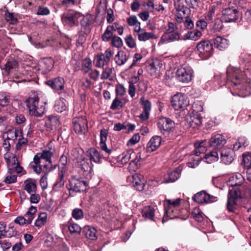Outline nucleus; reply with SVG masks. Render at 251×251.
I'll return each mask as SVG.
<instances>
[{"label":"nucleus","mask_w":251,"mask_h":251,"mask_svg":"<svg viewBox=\"0 0 251 251\" xmlns=\"http://www.w3.org/2000/svg\"><path fill=\"white\" fill-rule=\"evenodd\" d=\"M187 122L190 127L193 128H197L201 126L202 124V117L197 112L190 115L187 118Z\"/></svg>","instance_id":"16"},{"label":"nucleus","mask_w":251,"mask_h":251,"mask_svg":"<svg viewBox=\"0 0 251 251\" xmlns=\"http://www.w3.org/2000/svg\"><path fill=\"white\" fill-rule=\"evenodd\" d=\"M102 72L100 75V79L102 80L109 79L112 80L113 78V75L114 69L113 68L109 66L106 67L102 68Z\"/></svg>","instance_id":"29"},{"label":"nucleus","mask_w":251,"mask_h":251,"mask_svg":"<svg viewBox=\"0 0 251 251\" xmlns=\"http://www.w3.org/2000/svg\"><path fill=\"white\" fill-rule=\"evenodd\" d=\"M17 66V62L13 59H10L5 64V69L7 71H10L13 69H16Z\"/></svg>","instance_id":"47"},{"label":"nucleus","mask_w":251,"mask_h":251,"mask_svg":"<svg viewBox=\"0 0 251 251\" xmlns=\"http://www.w3.org/2000/svg\"><path fill=\"white\" fill-rule=\"evenodd\" d=\"M139 80V76H135L131 78V83L129 86L128 93L131 97H133L135 94V89L136 85L135 84L137 83Z\"/></svg>","instance_id":"43"},{"label":"nucleus","mask_w":251,"mask_h":251,"mask_svg":"<svg viewBox=\"0 0 251 251\" xmlns=\"http://www.w3.org/2000/svg\"><path fill=\"white\" fill-rule=\"evenodd\" d=\"M242 164L248 170V168L251 167V153L248 154L243 155V160Z\"/></svg>","instance_id":"48"},{"label":"nucleus","mask_w":251,"mask_h":251,"mask_svg":"<svg viewBox=\"0 0 251 251\" xmlns=\"http://www.w3.org/2000/svg\"><path fill=\"white\" fill-rule=\"evenodd\" d=\"M84 151L83 150L80 148L74 149L71 151V155L74 157V159L76 160L77 161L82 159L84 156L83 153Z\"/></svg>","instance_id":"45"},{"label":"nucleus","mask_w":251,"mask_h":251,"mask_svg":"<svg viewBox=\"0 0 251 251\" xmlns=\"http://www.w3.org/2000/svg\"><path fill=\"white\" fill-rule=\"evenodd\" d=\"M161 142H148L146 150L147 152H152L155 151L161 145Z\"/></svg>","instance_id":"49"},{"label":"nucleus","mask_w":251,"mask_h":251,"mask_svg":"<svg viewBox=\"0 0 251 251\" xmlns=\"http://www.w3.org/2000/svg\"><path fill=\"white\" fill-rule=\"evenodd\" d=\"M204 143V142L195 143V153L197 156H199L200 154L204 153L206 151L207 148Z\"/></svg>","instance_id":"42"},{"label":"nucleus","mask_w":251,"mask_h":251,"mask_svg":"<svg viewBox=\"0 0 251 251\" xmlns=\"http://www.w3.org/2000/svg\"><path fill=\"white\" fill-rule=\"evenodd\" d=\"M141 60V55L138 53H136L134 54L133 60L132 64H131L130 68H132L134 66L139 65V63H138Z\"/></svg>","instance_id":"63"},{"label":"nucleus","mask_w":251,"mask_h":251,"mask_svg":"<svg viewBox=\"0 0 251 251\" xmlns=\"http://www.w3.org/2000/svg\"><path fill=\"white\" fill-rule=\"evenodd\" d=\"M37 212V208L34 206H31L26 212L25 216L27 218V224H30L34 218V215Z\"/></svg>","instance_id":"40"},{"label":"nucleus","mask_w":251,"mask_h":251,"mask_svg":"<svg viewBox=\"0 0 251 251\" xmlns=\"http://www.w3.org/2000/svg\"><path fill=\"white\" fill-rule=\"evenodd\" d=\"M81 16V14L78 12L69 11L66 14H63L61 19L64 24L73 26Z\"/></svg>","instance_id":"11"},{"label":"nucleus","mask_w":251,"mask_h":251,"mask_svg":"<svg viewBox=\"0 0 251 251\" xmlns=\"http://www.w3.org/2000/svg\"><path fill=\"white\" fill-rule=\"evenodd\" d=\"M141 175L138 173H136L132 176L129 177L128 179L129 181H131L132 184V187L136 190L140 191V188L141 187Z\"/></svg>","instance_id":"27"},{"label":"nucleus","mask_w":251,"mask_h":251,"mask_svg":"<svg viewBox=\"0 0 251 251\" xmlns=\"http://www.w3.org/2000/svg\"><path fill=\"white\" fill-rule=\"evenodd\" d=\"M199 56L203 60L208 59L213 53L212 44L209 40H202L196 46Z\"/></svg>","instance_id":"3"},{"label":"nucleus","mask_w":251,"mask_h":251,"mask_svg":"<svg viewBox=\"0 0 251 251\" xmlns=\"http://www.w3.org/2000/svg\"><path fill=\"white\" fill-rule=\"evenodd\" d=\"M68 228L71 234L79 235L81 231L80 226L74 223H69Z\"/></svg>","instance_id":"38"},{"label":"nucleus","mask_w":251,"mask_h":251,"mask_svg":"<svg viewBox=\"0 0 251 251\" xmlns=\"http://www.w3.org/2000/svg\"><path fill=\"white\" fill-rule=\"evenodd\" d=\"M193 199L195 202L200 204L213 202L217 201L216 197L206 193L205 191L196 193L193 197Z\"/></svg>","instance_id":"8"},{"label":"nucleus","mask_w":251,"mask_h":251,"mask_svg":"<svg viewBox=\"0 0 251 251\" xmlns=\"http://www.w3.org/2000/svg\"><path fill=\"white\" fill-rule=\"evenodd\" d=\"M92 61L89 58H85L82 62V70L85 74L88 73L92 68Z\"/></svg>","instance_id":"44"},{"label":"nucleus","mask_w":251,"mask_h":251,"mask_svg":"<svg viewBox=\"0 0 251 251\" xmlns=\"http://www.w3.org/2000/svg\"><path fill=\"white\" fill-rule=\"evenodd\" d=\"M174 122L171 119L166 117H161L157 122L158 128L165 136L169 135L174 127Z\"/></svg>","instance_id":"5"},{"label":"nucleus","mask_w":251,"mask_h":251,"mask_svg":"<svg viewBox=\"0 0 251 251\" xmlns=\"http://www.w3.org/2000/svg\"><path fill=\"white\" fill-rule=\"evenodd\" d=\"M234 156L235 153L233 150L224 149L221 151V161L226 165L231 164L234 159Z\"/></svg>","instance_id":"15"},{"label":"nucleus","mask_w":251,"mask_h":251,"mask_svg":"<svg viewBox=\"0 0 251 251\" xmlns=\"http://www.w3.org/2000/svg\"><path fill=\"white\" fill-rule=\"evenodd\" d=\"M142 5L144 7L146 10L150 12H153L154 9V5L153 0H147V2L142 3Z\"/></svg>","instance_id":"51"},{"label":"nucleus","mask_w":251,"mask_h":251,"mask_svg":"<svg viewBox=\"0 0 251 251\" xmlns=\"http://www.w3.org/2000/svg\"><path fill=\"white\" fill-rule=\"evenodd\" d=\"M168 26L164 34H168L169 33L175 32V30L176 29V26L172 22H169Z\"/></svg>","instance_id":"62"},{"label":"nucleus","mask_w":251,"mask_h":251,"mask_svg":"<svg viewBox=\"0 0 251 251\" xmlns=\"http://www.w3.org/2000/svg\"><path fill=\"white\" fill-rule=\"evenodd\" d=\"M202 36L201 31L198 30L189 31L184 35L185 39L197 41L201 38Z\"/></svg>","instance_id":"32"},{"label":"nucleus","mask_w":251,"mask_h":251,"mask_svg":"<svg viewBox=\"0 0 251 251\" xmlns=\"http://www.w3.org/2000/svg\"><path fill=\"white\" fill-rule=\"evenodd\" d=\"M78 167L84 172H90L92 169L91 166L88 160H85V157L77 161Z\"/></svg>","instance_id":"34"},{"label":"nucleus","mask_w":251,"mask_h":251,"mask_svg":"<svg viewBox=\"0 0 251 251\" xmlns=\"http://www.w3.org/2000/svg\"><path fill=\"white\" fill-rule=\"evenodd\" d=\"M151 103L148 100L142 98V123L147 121L150 118Z\"/></svg>","instance_id":"18"},{"label":"nucleus","mask_w":251,"mask_h":251,"mask_svg":"<svg viewBox=\"0 0 251 251\" xmlns=\"http://www.w3.org/2000/svg\"><path fill=\"white\" fill-rule=\"evenodd\" d=\"M157 209L156 206L148 205L145 206L142 209V216L146 219L154 221V217Z\"/></svg>","instance_id":"19"},{"label":"nucleus","mask_w":251,"mask_h":251,"mask_svg":"<svg viewBox=\"0 0 251 251\" xmlns=\"http://www.w3.org/2000/svg\"><path fill=\"white\" fill-rule=\"evenodd\" d=\"M171 103L175 110H184L189 105V100L185 95L177 93L172 97Z\"/></svg>","instance_id":"4"},{"label":"nucleus","mask_w":251,"mask_h":251,"mask_svg":"<svg viewBox=\"0 0 251 251\" xmlns=\"http://www.w3.org/2000/svg\"><path fill=\"white\" fill-rule=\"evenodd\" d=\"M29 109L30 115L36 117H41L45 111V106L42 103H39V98L37 96L29 97L25 101Z\"/></svg>","instance_id":"2"},{"label":"nucleus","mask_w":251,"mask_h":251,"mask_svg":"<svg viewBox=\"0 0 251 251\" xmlns=\"http://www.w3.org/2000/svg\"><path fill=\"white\" fill-rule=\"evenodd\" d=\"M72 216L76 220H79L83 217V211L79 208H75L72 211Z\"/></svg>","instance_id":"50"},{"label":"nucleus","mask_w":251,"mask_h":251,"mask_svg":"<svg viewBox=\"0 0 251 251\" xmlns=\"http://www.w3.org/2000/svg\"><path fill=\"white\" fill-rule=\"evenodd\" d=\"M48 214L46 212L40 213L37 219L35 222V226L37 227H40L45 225L47 222Z\"/></svg>","instance_id":"36"},{"label":"nucleus","mask_w":251,"mask_h":251,"mask_svg":"<svg viewBox=\"0 0 251 251\" xmlns=\"http://www.w3.org/2000/svg\"><path fill=\"white\" fill-rule=\"evenodd\" d=\"M74 129L76 133H84L87 127V122L85 117L75 118L73 120Z\"/></svg>","instance_id":"12"},{"label":"nucleus","mask_w":251,"mask_h":251,"mask_svg":"<svg viewBox=\"0 0 251 251\" xmlns=\"http://www.w3.org/2000/svg\"><path fill=\"white\" fill-rule=\"evenodd\" d=\"M90 156V160L96 163H100L101 161V156L97 150L95 148H90L88 151Z\"/></svg>","instance_id":"28"},{"label":"nucleus","mask_w":251,"mask_h":251,"mask_svg":"<svg viewBox=\"0 0 251 251\" xmlns=\"http://www.w3.org/2000/svg\"><path fill=\"white\" fill-rule=\"evenodd\" d=\"M53 61L51 59H45L40 63V67L44 73L50 71L53 67Z\"/></svg>","instance_id":"33"},{"label":"nucleus","mask_w":251,"mask_h":251,"mask_svg":"<svg viewBox=\"0 0 251 251\" xmlns=\"http://www.w3.org/2000/svg\"><path fill=\"white\" fill-rule=\"evenodd\" d=\"M155 38V35L152 32H147L146 31L143 32L142 29V41H146L150 39Z\"/></svg>","instance_id":"61"},{"label":"nucleus","mask_w":251,"mask_h":251,"mask_svg":"<svg viewBox=\"0 0 251 251\" xmlns=\"http://www.w3.org/2000/svg\"><path fill=\"white\" fill-rule=\"evenodd\" d=\"M24 189L28 193H35L37 190L36 184L29 180H26L24 182Z\"/></svg>","instance_id":"41"},{"label":"nucleus","mask_w":251,"mask_h":251,"mask_svg":"<svg viewBox=\"0 0 251 251\" xmlns=\"http://www.w3.org/2000/svg\"><path fill=\"white\" fill-rule=\"evenodd\" d=\"M162 39L167 42L178 41L180 39V35L177 32H174L168 34H163Z\"/></svg>","instance_id":"35"},{"label":"nucleus","mask_w":251,"mask_h":251,"mask_svg":"<svg viewBox=\"0 0 251 251\" xmlns=\"http://www.w3.org/2000/svg\"><path fill=\"white\" fill-rule=\"evenodd\" d=\"M146 70L151 75H154L158 71H159L162 66L161 61L157 59H151L147 60L144 63Z\"/></svg>","instance_id":"9"},{"label":"nucleus","mask_w":251,"mask_h":251,"mask_svg":"<svg viewBox=\"0 0 251 251\" xmlns=\"http://www.w3.org/2000/svg\"><path fill=\"white\" fill-rule=\"evenodd\" d=\"M41 159H44L46 161L49 162L50 163L51 162L50 158L52 155V153L49 151H43L42 153H40Z\"/></svg>","instance_id":"56"},{"label":"nucleus","mask_w":251,"mask_h":251,"mask_svg":"<svg viewBox=\"0 0 251 251\" xmlns=\"http://www.w3.org/2000/svg\"><path fill=\"white\" fill-rule=\"evenodd\" d=\"M116 93L117 96H123L126 94V89L122 84H118L116 87Z\"/></svg>","instance_id":"59"},{"label":"nucleus","mask_w":251,"mask_h":251,"mask_svg":"<svg viewBox=\"0 0 251 251\" xmlns=\"http://www.w3.org/2000/svg\"><path fill=\"white\" fill-rule=\"evenodd\" d=\"M181 199L178 198L175 200H166L164 201L165 214L170 216V213L173 212L172 208L179 205Z\"/></svg>","instance_id":"21"},{"label":"nucleus","mask_w":251,"mask_h":251,"mask_svg":"<svg viewBox=\"0 0 251 251\" xmlns=\"http://www.w3.org/2000/svg\"><path fill=\"white\" fill-rule=\"evenodd\" d=\"M184 27L188 29H191L194 27V23L192 19L188 16L186 17L184 22Z\"/></svg>","instance_id":"60"},{"label":"nucleus","mask_w":251,"mask_h":251,"mask_svg":"<svg viewBox=\"0 0 251 251\" xmlns=\"http://www.w3.org/2000/svg\"><path fill=\"white\" fill-rule=\"evenodd\" d=\"M67 108V105L62 101H60L55 106V109L58 112L61 113Z\"/></svg>","instance_id":"54"},{"label":"nucleus","mask_w":251,"mask_h":251,"mask_svg":"<svg viewBox=\"0 0 251 251\" xmlns=\"http://www.w3.org/2000/svg\"><path fill=\"white\" fill-rule=\"evenodd\" d=\"M240 16V13L235 8H227L222 11V21L226 23L236 21Z\"/></svg>","instance_id":"7"},{"label":"nucleus","mask_w":251,"mask_h":251,"mask_svg":"<svg viewBox=\"0 0 251 251\" xmlns=\"http://www.w3.org/2000/svg\"><path fill=\"white\" fill-rule=\"evenodd\" d=\"M193 71L189 66L179 68L176 72L178 80L183 83H188L192 80Z\"/></svg>","instance_id":"6"},{"label":"nucleus","mask_w":251,"mask_h":251,"mask_svg":"<svg viewBox=\"0 0 251 251\" xmlns=\"http://www.w3.org/2000/svg\"><path fill=\"white\" fill-rule=\"evenodd\" d=\"M226 73L227 83H230V85L235 87V89H240L244 75L241 70L237 68L228 66Z\"/></svg>","instance_id":"1"},{"label":"nucleus","mask_w":251,"mask_h":251,"mask_svg":"<svg viewBox=\"0 0 251 251\" xmlns=\"http://www.w3.org/2000/svg\"><path fill=\"white\" fill-rule=\"evenodd\" d=\"M123 107V104L118 97H117L113 100V102L111 105L110 108L113 110H115L119 107Z\"/></svg>","instance_id":"53"},{"label":"nucleus","mask_w":251,"mask_h":251,"mask_svg":"<svg viewBox=\"0 0 251 251\" xmlns=\"http://www.w3.org/2000/svg\"><path fill=\"white\" fill-rule=\"evenodd\" d=\"M245 181L244 176L240 173H237L229 178L228 185L232 186H240Z\"/></svg>","instance_id":"22"},{"label":"nucleus","mask_w":251,"mask_h":251,"mask_svg":"<svg viewBox=\"0 0 251 251\" xmlns=\"http://www.w3.org/2000/svg\"><path fill=\"white\" fill-rule=\"evenodd\" d=\"M3 138L4 140L21 141L23 139L22 132L21 129H10L3 133Z\"/></svg>","instance_id":"14"},{"label":"nucleus","mask_w":251,"mask_h":251,"mask_svg":"<svg viewBox=\"0 0 251 251\" xmlns=\"http://www.w3.org/2000/svg\"><path fill=\"white\" fill-rule=\"evenodd\" d=\"M4 17L7 21L11 25H15L18 23L17 16L13 13L6 11L4 14Z\"/></svg>","instance_id":"39"},{"label":"nucleus","mask_w":251,"mask_h":251,"mask_svg":"<svg viewBox=\"0 0 251 251\" xmlns=\"http://www.w3.org/2000/svg\"><path fill=\"white\" fill-rule=\"evenodd\" d=\"M47 124L50 125L52 126H56L59 124V121L57 117L49 116L47 120Z\"/></svg>","instance_id":"52"},{"label":"nucleus","mask_w":251,"mask_h":251,"mask_svg":"<svg viewBox=\"0 0 251 251\" xmlns=\"http://www.w3.org/2000/svg\"><path fill=\"white\" fill-rule=\"evenodd\" d=\"M126 22L129 26H134V32L137 33L139 40L141 41L140 23L138 21L137 17L132 15L126 19Z\"/></svg>","instance_id":"17"},{"label":"nucleus","mask_w":251,"mask_h":251,"mask_svg":"<svg viewBox=\"0 0 251 251\" xmlns=\"http://www.w3.org/2000/svg\"><path fill=\"white\" fill-rule=\"evenodd\" d=\"M127 45L130 48H134L135 45V41L131 35H129L125 38Z\"/></svg>","instance_id":"64"},{"label":"nucleus","mask_w":251,"mask_h":251,"mask_svg":"<svg viewBox=\"0 0 251 251\" xmlns=\"http://www.w3.org/2000/svg\"><path fill=\"white\" fill-rule=\"evenodd\" d=\"M127 59L128 56H127L126 53L123 50L119 51L114 57L116 63L120 66L124 64L127 61Z\"/></svg>","instance_id":"30"},{"label":"nucleus","mask_w":251,"mask_h":251,"mask_svg":"<svg viewBox=\"0 0 251 251\" xmlns=\"http://www.w3.org/2000/svg\"><path fill=\"white\" fill-rule=\"evenodd\" d=\"M95 66L98 68H103L110 66L109 62L104 58L103 53L97 54L95 58Z\"/></svg>","instance_id":"26"},{"label":"nucleus","mask_w":251,"mask_h":251,"mask_svg":"<svg viewBox=\"0 0 251 251\" xmlns=\"http://www.w3.org/2000/svg\"><path fill=\"white\" fill-rule=\"evenodd\" d=\"M64 173L63 169L59 172L58 178L53 186L52 189L53 191H58L64 187L65 183Z\"/></svg>","instance_id":"24"},{"label":"nucleus","mask_w":251,"mask_h":251,"mask_svg":"<svg viewBox=\"0 0 251 251\" xmlns=\"http://www.w3.org/2000/svg\"><path fill=\"white\" fill-rule=\"evenodd\" d=\"M86 182L76 177H72L70 180L69 190L76 192L83 191L86 189Z\"/></svg>","instance_id":"13"},{"label":"nucleus","mask_w":251,"mask_h":251,"mask_svg":"<svg viewBox=\"0 0 251 251\" xmlns=\"http://www.w3.org/2000/svg\"><path fill=\"white\" fill-rule=\"evenodd\" d=\"M112 45L117 48L121 47L123 42L121 38L118 36H113L112 38Z\"/></svg>","instance_id":"57"},{"label":"nucleus","mask_w":251,"mask_h":251,"mask_svg":"<svg viewBox=\"0 0 251 251\" xmlns=\"http://www.w3.org/2000/svg\"><path fill=\"white\" fill-rule=\"evenodd\" d=\"M242 190L244 191L246 197H251V184H244Z\"/></svg>","instance_id":"55"},{"label":"nucleus","mask_w":251,"mask_h":251,"mask_svg":"<svg viewBox=\"0 0 251 251\" xmlns=\"http://www.w3.org/2000/svg\"><path fill=\"white\" fill-rule=\"evenodd\" d=\"M10 100V95L5 92H0V105L1 106H7Z\"/></svg>","instance_id":"37"},{"label":"nucleus","mask_w":251,"mask_h":251,"mask_svg":"<svg viewBox=\"0 0 251 251\" xmlns=\"http://www.w3.org/2000/svg\"><path fill=\"white\" fill-rule=\"evenodd\" d=\"M241 197V193L240 190L233 188L229 190L227 208L229 211H233L236 203V200Z\"/></svg>","instance_id":"10"},{"label":"nucleus","mask_w":251,"mask_h":251,"mask_svg":"<svg viewBox=\"0 0 251 251\" xmlns=\"http://www.w3.org/2000/svg\"><path fill=\"white\" fill-rule=\"evenodd\" d=\"M214 45L215 48L220 50H223L226 49L228 46V40L221 36H217L213 40Z\"/></svg>","instance_id":"23"},{"label":"nucleus","mask_w":251,"mask_h":251,"mask_svg":"<svg viewBox=\"0 0 251 251\" xmlns=\"http://www.w3.org/2000/svg\"><path fill=\"white\" fill-rule=\"evenodd\" d=\"M82 232L88 239L95 240L97 238L96 230L94 227L88 226H85L82 229Z\"/></svg>","instance_id":"31"},{"label":"nucleus","mask_w":251,"mask_h":251,"mask_svg":"<svg viewBox=\"0 0 251 251\" xmlns=\"http://www.w3.org/2000/svg\"><path fill=\"white\" fill-rule=\"evenodd\" d=\"M180 176V171L175 170L172 172L168 173L164 176V182L165 183L174 182Z\"/></svg>","instance_id":"25"},{"label":"nucleus","mask_w":251,"mask_h":251,"mask_svg":"<svg viewBox=\"0 0 251 251\" xmlns=\"http://www.w3.org/2000/svg\"><path fill=\"white\" fill-rule=\"evenodd\" d=\"M112 31L108 27H107V28L102 36V39L103 41L107 42L112 37L113 35Z\"/></svg>","instance_id":"58"},{"label":"nucleus","mask_w":251,"mask_h":251,"mask_svg":"<svg viewBox=\"0 0 251 251\" xmlns=\"http://www.w3.org/2000/svg\"><path fill=\"white\" fill-rule=\"evenodd\" d=\"M46 84L55 90H62L64 88L65 81L63 78L57 77L48 80Z\"/></svg>","instance_id":"20"},{"label":"nucleus","mask_w":251,"mask_h":251,"mask_svg":"<svg viewBox=\"0 0 251 251\" xmlns=\"http://www.w3.org/2000/svg\"><path fill=\"white\" fill-rule=\"evenodd\" d=\"M205 158L207 160V161L209 163L215 162L218 159V154L217 151H211L205 155Z\"/></svg>","instance_id":"46"}]
</instances>
